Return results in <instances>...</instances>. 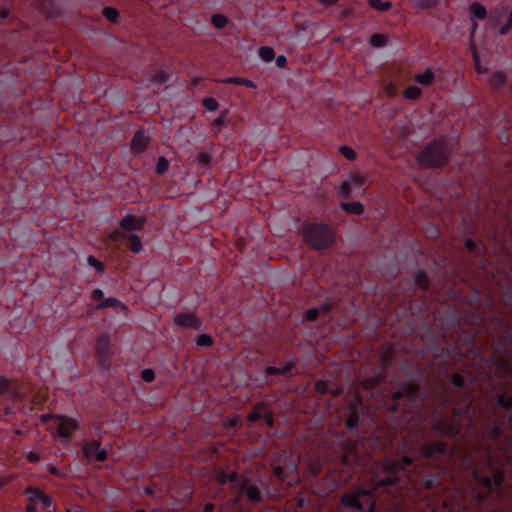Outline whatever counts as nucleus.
I'll use <instances>...</instances> for the list:
<instances>
[{
	"label": "nucleus",
	"mask_w": 512,
	"mask_h": 512,
	"mask_svg": "<svg viewBox=\"0 0 512 512\" xmlns=\"http://www.w3.org/2000/svg\"><path fill=\"white\" fill-rule=\"evenodd\" d=\"M408 379L388 391L391 429L375 425L360 434L364 415L355 407L347 432L337 433L330 450L352 478L365 471V487L347 490L344 508L357 512H480L491 492H501L512 465V395L496 393L485 417L474 404L466 379L450 375L432 399L422 386L425 370L404 363Z\"/></svg>",
	"instance_id": "obj_1"
},
{
	"label": "nucleus",
	"mask_w": 512,
	"mask_h": 512,
	"mask_svg": "<svg viewBox=\"0 0 512 512\" xmlns=\"http://www.w3.org/2000/svg\"><path fill=\"white\" fill-rule=\"evenodd\" d=\"M504 280L506 285L502 286L501 303L507 311L498 312L493 297L482 296L478 290H473L470 306L475 311L472 314L473 333L467 336V343L475 347L474 334L476 332L486 333L492 338L491 362L497 370L508 378L512 379V264L503 266ZM509 381H507L508 383Z\"/></svg>",
	"instance_id": "obj_2"
},
{
	"label": "nucleus",
	"mask_w": 512,
	"mask_h": 512,
	"mask_svg": "<svg viewBox=\"0 0 512 512\" xmlns=\"http://www.w3.org/2000/svg\"><path fill=\"white\" fill-rule=\"evenodd\" d=\"M452 148L444 138H436L429 142L417 155L420 166L438 168L445 166L451 156Z\"/></svg>",
	"instance_id": "obj_3"
},
{
	"label": "nucleus",
	"mask_w": 512,
	"mask_h": 512,
	"mask_svg": "<svg viewBox=\"0 0 512 512\" xmlns=\"http://www.w3.org/2000/svg\"><path fill=\"white\" fill-rule=\"evenodd\" d=\"M393 360V351L391 347H387L386 350L380 355L376 366L373 369V375L362 380V386L365 390L371 394L382 392L385 393V383L388 377V369L390 368Z\"/></svg>",
	"instance_id": "obj_4"
},
{
	"label": "nucleus",
	"mask_w": 512,
	"mask_h": 512,
	"mask_svg": "<svg viewBox=\"0 0 512 512\" xmlns=\"http://www.w3.org/2000/svg\"><path fill=\"white\" fill-rule=\"evenodd\" d=\"M305 242L316 250L329 248L334 242V232L325 223H309L303 227Z\"/></svg>",
	"instance_id": "obj_5"
},
{
	"label": "nucleus",
	"mask_w": 512,
	"mask_h": 512,
	"mask_svg": "<svg viewBox=\"0 0 512 512\" xmlns=\"http://www.w3.org/2000/svg\"><path fill=\"white\" fill-rule=\"evenodd\" d=\"M435 364L439 369H446L448 366L455 364L462 356L461 348L456 344H451L445 339L438 340L430 347Z\"/></svg>",
	"instance_id": "obj_6"
},
{
	"label": "nucleus",
	"mask_w": 512,
	"mask_h": 512,
	"mask_svg": "<svg viewBox=\"0 0 512 512\" xmlns=\"http://www.w3.org/2000/svg\"><path fill=\"white\" fill-rule=\"evenodd\" d=\"M242 498L253 505L261 503L264 499L260 486L249 478L240 479L237 488L236 496L231 500L233 506H239Z\"/></svg>",
	"instance_id": "obj_7"
},
{
	"label": "nucleus",
	"mask_w": 512,
	"mask_h": 512,
	"mask_svg": "<svg viewBox=\"0 0 512 512\" xmlns=\"http://www.w3.org/2000/svg\"><path fill=\"white\" fill-rule=\"evenodd\" d=\"M56 436L61 443L68 444L71 441L72 433L80 429L79 421L68 415L57 414L54 417Z\"/></svg>",
	"instance_id": "obj_8"
},
{
	"label": "nucleus",
	"mask_w": 512,
	"mask_h": 512,
	"mask_svg": "<svg viewBox=\"0 0 512 512\" xmlns=\"http://www.w3.org/2000/svg\"><path fill=\"white\" fill-rule=\"evenodd\" d=\"M110 350V335L108 333L100 334L95 343V357L98 369L101 373H106L111 368Z\"/></svg>",
	"instance_id": "obj_9"
},
{
	"label": "nucleus",
	"mask_w": 512,
	"mask_h": 512,
	"mask_svg": "<svg viewBox=\"0 0 512 512\" xmlns=\"http://www.w3.org/2000/svg\"><path fill=\"white\" fill-rule=\"evenodd\" d=\"M82 452L87 460L103 462L107 459V451L99 440H89L82 444Z\"/></svg>",
	"instance_id": "obj_10"
},
{
	"label": "nucleus",
	"mask_w": 512,
	"mask_h": 512,
	"mask_svg": "<svg viewBox=\"0 0 512 512\" xmlns=\"http://www.w3.org/2000/svg\"><path fill=\"white\" fill-rule=\"evenodd\" d=\"M23 495L26 497L28 502L33 503L35 506L36 504H39L43 509H48L53 502L51 496L34 486L26 487L23 491Z\"/></svg>",
	"instance_id": "obj_11"
},
{
	"label": "nucleus",
	"mask_w": 512,
	"mask_h": 512,
	"mask_svg": "<svg viewBox=\"0 0 512 512\" xmlns=\"http://www.w3.org/2000/svg\"><path fill=\"white\" fill-rule=\"evenodd\" d=\"M146 224V217L144 216H134L132 214H126L119 221L120 228L129 233H133L134 231H142Z\"/></svg>",
	"instance_id": "obj_12"
},
{
	"label": "nucleus",
	"mask_w": 512,
	"mask_h": 512,
	"mask_svg": "<svg viewBox=\"0 0 512 512\" xmlns=\"http://www.w3.org/2000/svg\"><path fill=\"white\" fill-rule=\"evenodd\" d=\"M173 322L179 327L193 330H200L203 325L202 319L194 313H178L174 316Z\"/></svg>",
	"instance_id": "obj_13"
},
{
	"label": "nucleus",
	"mask_w": 512,
	"mask_h": 512,
	"mask_svg": "<svg viewBox=\"0 0 512 512\" xmlns=\"http://www.w3.org/2000/svg\"><path fill=\"white\" fill-rule=\"evenodd\" d=\"M465 248L469 254L474 257L479 263H482L485 259V247L481 242L473 238H467L465 240Z\"/></svg>",
	"instance_id": "obj_14"
},
{
	"label": "nucleus",
	"mask_w": 512,
	"mask_h": 512,
	"mask_svg": "<svg viewBox=\"0 0 512 512\" xmlns=\"http://www.w3.org/2000/svg\"><path fill=\"white\" fill-rule=\"evenodd\" d=\"M285 461L289 462L285 466H281L275 462H273L271 464L273 474H274L275 478L277 480H279L280 482L285 481L286 478L288 477L289 473H291L294 469H296V465L292 461H289L286 456H285Z\"/></svg>",
	"instance_id": "obj_15"
},
{
	"label": "nucleus",
	"mask_w": 512,
	"mask_h": 512,
	"mask_svg": "<svg viewBox=\"0 0 512 512\" xmlns=\"http://www.w3.org/2000/svg\"><path fill=\"white\" fill-rule=\"evenodd\" d=\"M148 144L149 138L145 136L142 130H138L131 140V149L135 153H141L146 150Z\"/></svg>",
	"instance_id": "obj_16"
},
{
	"label": "nucleus",
	"mask_w": 512,
	"mask_h": 512,
	"mask_svg": "<svg viewBox=\"0 0 512 512\" xmlns=\"http://www.w3.org/2000/svg\"><path fill=\"white\" fill-rule=\"evenodd\" d=\"M123 240L127 242V246H128V249L135 253V254H138L141 252L143 246H142V241H141V238L135 234V233H129V234H125L123 235Z\"/></svg>",
	"instance_id": "obj_17"
},
{
	"label": "nucleus",
	"mask_w": 512,
	"mask_h": 512,
	"mask_svg": "<svg viewBox=\"0 0 512 512\" xmlns=\"http://www.w3.org/2000/svg\"><path fill=\"white\" fill-rule=\"evenodd\" d=\"M470 20H484L487 17L485 6L479 2H473L469 6Z\"/></svg>",
	"instance_id": "obj_18"
},
{
	"label": "nucleus",
	"mask_w": 512,
	"mask_h": 512,
	"mask_svg": "<svg viewBox=\"0 0 512 512\" xmlns=\"http://www.w3.org/2000/svg\"><path fill=\"white\" fill-rule=\"evenodd\" d=\"M314 389L321 395L331 394L334 397H337L342 393L341 388L330 389L328 383L322 379L315 382Z\"/></svg>",
	"instance_id": "obj_19"
},
{
	"label": "nucleus",
	"mask_w": 512,
	"mask_h": 512,
	"mask_svg": "<svg viewBox=\"0 0 512 512\" xmlns=\"http://www.w3.org/2000/svg\"><path fill=\"white\" fill-rule=\"evenodd\" d=\"M414 284L422 291H428L430 280L428 274L423 269H418L414 274Z\"/></svg>",
	"instance_id": "obj_20"
},
{
	"label": "nucleus",
	"mask_w": 512,
	"mask_h": 512,
	"mask_svg": "<svg viewBox=\"0 0 512 512\" xmlns=\"http://www.w3.org/2000/svg\"><path fill=\"white\" fill-rule=\"evenodd\" d=\"M340 208L352 215H361L364 212V206L360 202H341Z\"/></svg>",
	"instance_id": "obj_21"
},
{
	"label": "nucleus",
	"mask_w": 512,
	"mask_h": 512,
	"mask_svg": "<svg viewBox=\"0 0 512 512\" xmlns=\"http://www.w3.org/2000/svg\"><path fill=\"white\" fill-rule=\"evenodd\" d=\"M240 479H241V476L237 472H231V473L222 472L219 475L218 481L222 485H224L226 483H231L233 485V487L236 489Z\"/></svg>",
	"instance_id": "obj_22"
},
{
	"label": "nucleus",
	"mask_w": 512,
	"mask_h": 512,
	"mask_svg": "<svg viewBox=\"0 0 512 512\" xmlns=\"http://www.w3.org/2000/svg\"><path fill=\"white\" fill-rule=\"evenodd\" d=\"M506 82V75L503 71H495L491 74L489 83L494 89H500Z\"/></svg>",
	"instance_id": "obj_23"
},
{
	"label": "nucleus",
	"mask_w": 512,
	"mask_h": 512,
	"mask_svg": "<svg viewBox=\"0 0 512 512\" xmlns=\"http://www.w3.org/2000/svg\"><path fill=\"white\" fill-rule=\"evenodd\" d=\"M280 370V376L284 377H293L298 373L296 364L294 361H287L285 362L281 367H279Z\"/></svg>",
	"instance_id": "obj_24"
},
{
	"label": "nucleus",
	"mask_w": 512,
	"mask_h": 512,
	"mask_svg": "<svg viewBox=\"0 0 512 512\" xmlns=\"http://www.w3.org/2000/svg\"><path fill=\"white\" fill-rule=\"evenodd\" d=\"M434 79H435L434 73L430 69H427L425 72H423L421 74H417L415 76V81L424 86H428V85L432 84Z\"/></svg>",
	"instance_id": "obj_25"
},
{
	"label": "nucleus",
	"mask_w": 512,
	"mask_h": 512,
	"mask_svg": "<svg viewBox=\"0 0 512 512\" xmlns=\"http://www.w3.org/2000/svg\"><path fill=\"white\" fill-rule=\"evenodd\" d=\"M366 180H367V178L365 175L358 174V173L351 174L349 176V178L346 179V181L350 184L352 189L361 188L365 184Z\"/></svg>",
	"instance_id": "obj_26"
},
{
	"label": "nucleus",
	"mask_w": 512,
	"mask_h": 512,
	"mask_svg": "<svg viewBox=\"0 0 512 512\" xmlns=\"http://www.w3.org/2000/svg\"><path fill=\"white\" fill-rule=\"evenodd\" d=\"M322 467V462L318 458H311L307 470L311 476L316 477L322 472Z\"/></svg>",
	"instance_id": "obj_27"
},
{
	"label": "nucleus",
	"mask_w": 512,
	"mask_h": 512,
	"mask_svg": "<svg viewBox=\"0 0 512 512\" xmlns=\"http://www.w3.org/2000/svg\"><path fill=\"white\" fill-rule=\"evenodd\" d=\"M109 307L119 308L124 307V305L119 299L113 297L105 298L97 305V309H105Z\"/></svg>",
	"instance_id": "obj_28"
},
{
	"label": "nucleus",
	"mask_w": 512,
	"mask_h": 512,
	"mask_svg": "<svg viewBox=\"0 0 512 512\" xmlns=\"http://www.w3.org/2000/svg\"><path fill=\"white\" fill-rule=\"evenodd\" d=\"M422 94L421 88L415 85L408 86L403 91V97L408 100H416L418 99Z\"/></svg>",
	"instance_id": "obj_29"
},
{
	"label": "nucleus",
	"mask_w": 512,
	"mask_h": 512,
	"mask_svg": "<svg viewBox=\"0 0 512 512\" xmlns=\"http://www.w3.org/2000/svg\"><path fill=\"white\" fill-rule=\"evenodd\" d=\"M211 23L217 29H224L229 23V19L223 14L216 13L212 15Z\"/></svg>",
	"instance_id": "obj_30"
},
{
	"label": "nucleus",
	"mask_w": 512,
	"mask_h": 512,
	"mask_svg": "<svg viewBox=\"0 0 512 512\" xmlns=\"http://www.w3.org/2000/svg\"><path fill=\"white\" fill-rule=\"evenodd\" d=\"M369 43L374 48H382L387 44V38L383 34L374 33L369 39Z\"/></svg>",
	"instance_id": "obj_31"
},
{
	"label": "nucleus",
	"mask_w": 512,
	"mask_h": 512,
	"mask_svg": "<svg viewBox=\"0 0 512 512\" xmlns=\"http://www.w3.org/2000/svg\"><path fill=\"white\" fill-rule=\"evenodd\" d=\"M103 16L111 23H116L120 17L119 11L114 8L107 6L102 11Z\"/></svg>",
	"instance_id": "obj_32"
},
{
	"label": "nucleus",
	"mask_w": 512,
	"mask_h": 512,
	"mask_svg": "<svg viewBox=\"0 0 512 512\" xmlns=\"http://www.w3.org/2000/svg\"><path fill=\"white\" fill-rule=\"evenodd\" d=\"M170 76L167 70L160 69L153 74V82L158 85H163L169 80Z\"/></svg>",
	"instance_id": "obj_33"
},
{
	"label": "nucleus",
	"mask_w": 512,
	"mask_h": 512,
	"mask_svg": "<svg viewBox=\"0 0 512 512\" xmlns=\"http://www.w3.org/2000/svg\"><path fill=\"white\" fill-rule=\"evenodd\" d=\"M258 53H259V57L264 62H271L275 57V52H274L273 48H271L269 46L260 47Z\"/></svg>",
	"instance_id": "obj_34"
},
{
	"label": "nucleus",
	"mask_w": 512,
	"mask_h": 512,
	"mask_svg": "<svg viewBox=\"0 0 512 512\" xmlns=\"http://www.w3.org/2000/svg\"><path fill=\"white\" fill-rule=\"evenodd\" d=\"M369 4L373 9H376L378 11H388L392 4L390 1H383V0H369Z\"/></svg>",
	"instance_id": "obj_35"
},
{
	"label": "nucleus",
	"mask_w": 512,
	"mask_h": 512,
	"mask_svg": "<svg viewBox=\"0 0 512 512\" xmlns=\"http://www.w3.org/2000/svg\"><path fill=\"white\" fill-rule=\"evenodd\" d=\"M228 110H223L220 114L211 122L212 128L220 131V129L225 125V120L227 116Z\"/></svg>",
	"instance_id": "obj_36"
},
{
	"label": "nucleus",
	"mask_w": 512,
	"mask_h": 512,
	"mask_svg": "<svg viewBox=\"0 0 512 512\" xmlns=\"http://www.w3.org/2000/svg\"><path fill=\"white\" fill-rule=\"evenodd\" d=\"M214 343L213 338L209 334H200L196 338V345L199 347H211Z\"/></svg>",
	"instance_id": "obj_37"
},
{
	"label": "nucleus",
	"mask_w": 512,
	"mask_h": 512,
	"mask_svg": "<svg viewBox=\"0 0 512 512\" xmlns=\"http://www.w3.org/2000/svg\"><path fill=\"white\" fill-rule=\"evenodd\" d=\"M87 263L89 266L95 268L96 272L103 274L105 271V265L92 255L87 257Z\"/></svg>",
	"instance_id": "obj_38"
},
{
	"label": "nucleus",
	"mask_w": 512,
	"mask_h": 512,
	"mask_svg": "<svg viewBox=\"0 0 512 512\" xmlns=\"http://www.w3.org/2000/svg\"><path fill=\"white\" fill-rule=\"evenodd\" d=\"M212 161V154L209 152H201L196 156V162L200 167L209 166Z\"/></svg>",
	"instance_id": "obj_39"
},
{
	"label": "nucleus",
	"mask_w": 512,
	"mask_h": 512,
	"mask_svg": "<svg viewBox=\"0 0 512 512\" xmlns=\"http://www.w3.org/2000/svg\"><path fill=\"white\" fill-rule=\"evenodd\" d=\"M203 107L210 112H214L219 108L218 101L213 97H205L202 100Z\"/></svg>",
	"instance_id": "obj_40"
},
{
	"label": "nucleus",
	"mask_w": 512,
	"mask_h": 512,
	"mask_svg": "<svg viewBox=\"0 0 512 512\" xmlns=\"http://www.w3.org/2000/svg\"><path fill=\"white\" fill-rule=\"evenodd\" d=\"M439 0H416L414 7L420 10L434 8L438 4Z\"/></svg>",
	"instance_id": "obj_41"
},
{
	"label": "nucleus",
	"mask_w": 512,
	"mask_h": 512,
	"mask_svg": "<svg viewBox=\"0 0 512 512\" xmlns=\"http://www.w3.org/2000/svg\"><path fill=\"white\" fill-rule=\"evenodd\" d=\"M339 152L349 161H353L356 159L357 153L356 151L347 145H342L339 147Z\"/></svg>",
	"instance_id": "obj_42"
},
{
	"label": "nucleus",
	"mask_w": 512,
	"mask_h": 512,
	"mask_svg": "<svg viewBox=\"0 0 512 512\" xmlns=\"http://www.w3.org/2000/svg\"><path fill=\"white\" fill-rule=\"evenodd\" d=\"M260 409L261 405L258 404L250 411V413L247 416V420L250 423H255L262 419L263 413H261Z\"/></svg>",
	"instance_id": "obj_43"
},
{
	"label": "nucleus",
	"mask_w": 512,
	"mask_h": 512,
	"mask_svg": "<svg viewBox=\"0 0 512 512\" xmlns=\"http://www.w3.org/2000/svg\"><path fill=\"white\" fill-rule=\"evenodd\" d=\"M169 168V162L164 156H160L156 163V173L163 175Z\"/></svg>",
	"instance_id": "obj_44"
},
{
	"label": "nucleus",
	"mask_w": 512,
	"mask_h": 512,
	"mask_svg": "<svg viewBox=\"0 0 512 512\" xmlns=\"http://www.w3.org/2000/svg\"><path fill=\"white\" fill-rule=\"evenodd\" d=\"M319 316V309L318 308H309L304 316H303V320L304 321H307V322H314Z\"/></svg>",
	"instance_id": "obj_45"
},
{
	"label": "nucleus",
	"mask_w": 512,
	"mask_h": 512,
	"mask_svg": "<svg viewBox=\"0 0 512 512\" xmlns=\"http://www.w3.org/2000/svg\"><path fill=\"white\" fill-rule=\"evenodd\" d=\"M351 192H352V187L346 180H344L340 185L339 195L342 198L348 199V198H350Z\"/></svg>",
	"instance_id": "obj_46"
},
{
	"label": "nucleus",
	"mask_w": 512,
	"mask_h": 512,
	"mask_svg": "<svg viewBox=\"0 0 512 512\" xmlns=\"http://www.w3.org/2000/svg\"><path fill=\"white\" fill-rule=\"evenodd\" d=\"M141 378L144 382L150 383L155 379V372L150 368L143 369L141 371Z\"/></svg>",
	"instance_id": "obj_47"
},
{
	"label": "nucleus",
	"mask_w": 512,
	"mask_h": 512,
	"mask_svg": "<svg viewBox=\"0 0 512 512\" xmlns=\"http://www.w3.org/2000/svg\"><path fill=\"white\" fill-rule=\"evenodd\" d=\"M11 382L10 380L0 375V396L7 393L10 390Z\"/></svg>",
	"instance_id": "obj_48"
},
{
	"label": "nucleus",
	"mask_w": 512,
	"mask_h": 512,
	"mask_svg": "<svg viewBox=\"0 0 512 512\" xmlns=\"http://www.w3.org/2000/svg\"><path fill=\"white\" fill-rule=\"evenodd\" d=\"M241 425V420L238 416L229 417L226 422L225 426L228 429H235Z\"/></svg>",
	"instance_id": "obj_49"
},
{
	"label": "nucleus",
	"mask_w": 512,
	"mask_h": 512,
	"mask_svg": "<svg viewBox=\"0 0 512 512\" xmlns=\"http://www.w3.org/2000/svg\"><path fill=\"white\" fill-rule=\"evenodd\" d=\"M26 459L31 464H36L41 460L40 454L34 451H30L26 454Z\"/></svg>",
	"instance_id": "obj_50"
},
{
	"label": "nucleus",
	"mask_w": 512,
	"mask_h": 512,
	"mask_svg": "<svg viewBox=\"0 0 512 512\" xmlns=\"http://www.w3.org/2000/svg\"><path fill=\"white\" fill-rule=\"evenodd\" d=\"M47 470L50 474L56 476V477H59V478H65L66 477V473L63 472L62 470L58 469L57 467L53 466V465H48L47 467Z\"/></svg>",
	"instance_id": "obj_51"
},
{
	"label": "nucleus",
	"mask_w": 512,
	"mask_h": 512,
	"mask_svg": "<svg viewBox=\"0 0 512 512\" xmlns=\"http://www.w3.org/2000/svg\"><path fill=\"white\" fill-rule=\"evenodd\" d=\"M262 419L268 427L272 428L274 426L273 414L270 411L263 413Z\"/></svg>",
	"instance_id": "obj_52"
},
{
	"label": "nucleus",
	"mask_w": 512,
	"mask_h": 512,
	"mask_svg": "<svg viewBox=\"0 0 512 512\" xmlns=\"http://www.w3.org/2000/svg\"><path fill=\"white\" fill-rule=\"evenodd\" d=\"M91 298L93 301H100V302L103 301V299H105L103 291L99 288H96L92 291Z\"/></svg>",
	"instance_id": "obj_53"
},
{
	"label": "nucleus",
	"mask_w": 512,
	"mask_h": 512,
	"mask_svg": "<svg viewBox=\"0 0 512 512\" xmlns=\"http://www.w3.org/2000/svg\"><path fill=\"white\" fill-rule=\"evenodd\" d=\"M461 320H462V316L459 313L454 311L450 317L449 324H450V326H458V325H460Z\"/></svg>",
	"instance_id": "obj_54"
},
{
	"label": "nucleus",
	"mask_w": 512,
	"mask_h": 512,
	"mask_svg": "<svg viewBox=\"0 0 512 512\" xmlns=\"http://www.w3.org/2000/svg\"><path fill=\"white\" fill-rule=\"evenodd\" d=\"M123 233H121L119 230H113L112 232H110V234L108 235V239L111 241V242H117L120 238L123 239Z\"/></svg>",
	"instance_id": "obj_55"
},
{
	"label": "nucleus",
	"mask_w": 512,
	"mask_h": 512,
	"mask_svg": "<svg viewBox=\"0 0 512 512\" xmlns=\"http://www.w3.org/2000/svg\"><path fill=\"white\" fill-rule=\"evenodd\" d=\"M201 80H202V78H200V77L193 78L187 85L188 90L194 91L197 88V86L200 84Z\"/></svg>",
	"instance_id": "obj_56"
},
{
	"label": "nucleus",
	"mask_w": 512,
	"mask_h": 512,
	"mask_svg": "<svg viewBox=\"0 0 512 512\" xmlns=\"http://www.w3.org/2000/svg\"><path fill=\"white\" fill-rule=\"evenodd\" d=\"M265 373L268 376H272V375H279L280 376L279 367H276V366H267L265 368Z\"/></svg>",
	"instance_id": "obj_57"
},
{
	"label": "nucleus",
	"mask_w": 512,
	"mask_h": 512,
	"mask_svg": "<svg viewBox=\"0 0 512 512\" xmlns=\"http://www.w3.org/2000/svg\"><path fill=\"white\" fill-rule=\"evenodd\" d=\"M275 64L279 68H284L287 64V59L284 55H279L275 59Z\"/></svg>",
	"instance_id": "obj_58"
},
{
	"label": "nucleus",
	"mask_w": 512,
	"mask_h": 512,
	"mask_svg": "<svg viewBox=\"0 0 512 512\" xmlns=\"http://www.w3.org/2000/svg\"><path fill=\"white\" fill-rule=\"evenodd\" d=\"M512 28V25H510V23L507 21L505 24H503L500 28H499V34L504 36L506 34L509 33V31L511 30Z\"/></svg>",
	"instance_id": "obj_59"
},
{
	"label": "nucleus",
	"mask_w": 512,
	"mask_h": 512,
	"mask_svg": "<svg viewBox=\"0 0 512 512\" xmlns=\"http://www.w3.org/2000/svg\"><path fill=\"white\" fill-rule=\"evenodd\" d=\"M242 79L241 77H229L225 80V83H228V84H235V85H241L242 83Z\"/></svg>",
	"instance_id": "obj_60"
},
{
	"label": "nucleus",
	"mask_w": 512,
	"mask_h": 512,
	"mask_svg": "<svg viewBox=\"0 0 512 512\" xmlns=\"http://www.w3.org/2000/svg\"><path fill=\"white\" fill-rule=\"evenodd\" d=\"M386 93L393 97L396 95V86L393 84V83H389L387 86H386Z\"/></svg>",
	"instance_id": "obj_61"
},
{
	"label": "nucleus",
	"mask_w": 512,
	"mask_h": 512,
	"mask_svg": "<svg viewBox=\"0 0 512 512\" xmlns=\"http://www.w3.org/2000/svg\"><path fill=\"white\" fill-rule=\"evenodd\" d=\"M241 85H243V86H245L247 88H251V89H255L256 88V84L252 80L246 79V78L242 79Z\"/></svg>",
	"instance_id": "obj_62"
},
{
	"label": "nucleus",
	"mask_w": 512,
	"mask_h": 512,
	"mask_svg": "<svg viewBox=\"0 0 512 512\" xmlns=\"http://www.w3.org/2000/svg\"><path fill=\"white\" fill-rule=\"evenodd\" d=\"M215 505L213 503H205L203 506V512H214Z\"/></svg>",
	"instance_id": "obj_63"
},
{
	"label": "nucleus",
	"mask_w": 512,
	"mask_h": 512,
	"mask_svg": "<svg viewBox=\"0 0 512 512\" xmlns=\"http://www.w3.org/2000/svg\"><path fill=\"white\" fill-rule=\"evenodd\" d=\"M27 205V201L24 197L20 198L14 206L18 209L24 208Z\"/></svg>",
	"instance_id": "obj_64"
}]
</instances>
